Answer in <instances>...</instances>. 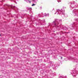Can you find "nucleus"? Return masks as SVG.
<instances>
[{
  "label": "nucleus",
  "instance_id": "f257e3e1",
  "mask_svg": "<svg viewBox=\"0 0 78 78\" xmlns=\"http://www.w3.org/2000/svg\"><path fill=\"white\" fill-rule=\"evenodd\" d=\"M35 4H33L32 5V6H35Z\"/></svg>",
  "mask_w": 78,
  "mask_h": 78
},
{
  "label": "nucleus",
  "instance_id": "f03ea898",
  "mask_svg": "<svg viewBox=\"0 0 78 78\" xmlns=\"http://www.w3.org/2000/svg\"><path fill=\"white\" fill-rule=\"evenodd\" d=\"M14 7H15V6H13V8H14Z\"/></svg>",
  "mask_w": 78,
  "mask_h": 78
},
{
  "label": "nucleus",
  "instance_id": "7ed1b4c3",
  "mask_svg": "<svg viewBox=\"0 0 78 78\" xmlns=\"http://www.w3.org/2000/svg\"><path fill=\"white\" fill-rule=\"evenodd\" d=\"M11 8H12V6L11 7Z\"/></svg>",
  "mask_w": 78,
  "mask_h": 78
},
{
  "label": "nucleus",
  "instance_id": "20e7f679",
  "mask_svg": "<svg viewBox=\"0 0 78 78\" xmlns=\"http://www.w3.org/2000/svg\"><path fill=\"white\" fill-rule=\"evenodd\" d=\"M0 36H1V34H0Z\"/></svg>",
  "mask_w": 78,
  "mask_h": 78
},
{
  "label": "nucleus",
  "instance_id": "39448f33",
  "mask_svg": "<svg viewBox=\"0 0 78 78\" xmlns=\"http://www.w3.org/2000/svg\"><path fill=\"white\" fill-rule=\"evenodd\" d=\"M61 58H62V57H61Z\"/></svg>",
  "mask_w": 78,
  "mask_h": 78
}]
</instances>
